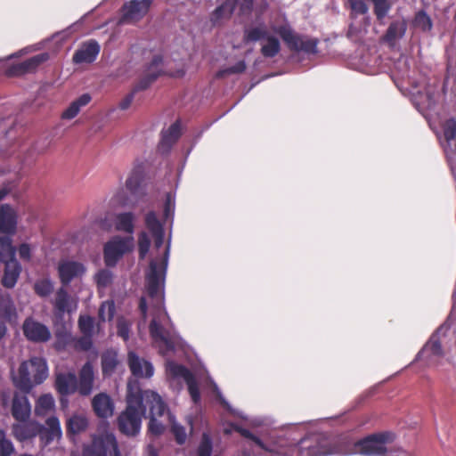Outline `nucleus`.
Wrapping results in <instances>:
<instances>
[{"label": "nucleus", "mask_w": 456, "mask_h": 456, "mask_svg": "<svg viewBox=\"0 0 456 456\" xmlns=\"http://www.w3.org/2000/svg\"><path fill=\"white\" fill-rule=\"evenodd\" d=\"M133 237L114 236L103 248V259L106 266L114 267L124 255L134 249Z\"/></svg>", "instance_id": "8"}, {"label": "nucleus", "mask_w": 456, "mask_h": 456, "mask_svg": "<svg viewBox=\"0 0 456 456\" xmlns=\"http://www.w3.org/2000/svg\"><path fill=\"white\" fill-rule=\"evenodd\" d=\"M134 214L131 212L120 213L116 216L115 227L118 231L132 233L134 232Z\"/></svg>", "instance_id": "31"}, {"label": "nucleus", "mask_w": 456, "mask_h": 456, "mask_svg": "<svg viewBox=\"0 0 456 456\" xmlns=\"http://www.w3.org/2000/svg\"><path fill=\"white\" fill-rule=\"evenodd\" d=\"M5 74L8 77H17V76H21L23 74H26L23 62L21 61L20 63L13 64V65L10 66L6 69Z\"/></svg>", "instance_id": "55"}, {"label": "nucleus", "mask_w": 456, "mask_h": 456, "mask_svg": "<svg viewBox=\"0 0 456 456\" xmlns=\"http://www.w3.org/2000/svg\"><path fill=\"white\" fill-rule=\"evenodd\" d=\"M49 58L47 53H39L31 58L25 60L23 62L24 69L26 73L34 72L39 65L46 61Z\"/></svg>", "instance_id": "40"}, {"label": "nucleus", "mask_w": 456, "mask_h": 456, "mask_svg": "<svg viewBox=\"0 0 456 456\" xmlns=\"http://www.w3.org/2000/svg\"><path fill=\"white\" fill-rule=\"evenodd\" d=\"M24 336L32 342H46L51 338L49 329L43 323L27 318L22 325Z\"/></svg>", "instance_id": "11"}, {"label": "nucleus", "mask_w": 456, "mask_h": 456, "mask_svg": "<svg viewBox=\"0 0 456 456\" xmlns=\"http://www.w3.org/2000/svg\"><path fill=\"white\" fill-rule=\"evenodd\" d=\"M93 336L83 335L74 340V348L77 351L87 352L93 347Z\"/></svg>", "instance_id": "47"}, {"label": "nucleus", "mask_w": 456, "mask_h": 456, "mask_svg": "<svg viewBox=\"0 0 456 456\" xmlns=\"http://www.w3.org/2000/svg\"><path fill=\"white\" fill-rule=\"evenodd\" d=\"M406 28L403 23L397 21L391 22L384 35V40L393 45L396 39L403 37Z\"/></svg>", "instance_id": "34"}, {"label": "nucleus", "mask_w": 456, "mask_h": 456, "mask_svg": "<svg viewBox=\"0 0 456 456\" xmlns=\"http://www.w3.org/2000/svg\"><path fill=\"white\" fill-rule=\"evenodd\" d=\"M151 247V240L146 234V232H142L138 236V250H139V257L143 259L148 253Z\"/></svg>", "instance_id": "51"}, {"label": "nucleus", "mask_w": 456, "mask_h": 456, "mask_svg": "<svg viewBox=\"0 0 456 456\" xmlns=\"http://www.w3.org/2000/svg\"><path fill=\"white\" fill-rule=\"evenodd\" d=\"M18 214L9 204L0 205V232L13 235L17 230Z\"/></svg>", "instance_id": "15"}, {"label": "nucleus", "mask_w": 456, "mask_h": 456, "mask_svg": "<svg viewBox=\"0 0 456 456\" xmlns=\"http://www.w3.org/2000/svg\"><path fill=\"white\" fill-rule=\"evenodd\" d=\"M246 68H247V66H246L245 61H240L233 66L219 69L216 73L215 77H216V78L220 79V78H224V77H226L228 75L241 74L246 70Z\"/></svg>", "instance_id": "43"}, {"label": "nucleus", "mask_w": 456, "mask_h": 456, "mask_svg": "<svg viewBox=\"0 0 456 456\" xmlns=\"http://www.w3.org/2000/svg\"><path fill=\"white\" fill-rule=\"evenodd\" d=\"M55 387L61 395H69L77 392V377L74 372L59 373L55 379Z\"/></svg>", "instance_id": "19"}, {"label": "nucleus", "mask_w": 456, "mask_h": 456, "mask_svg": "<svg viewBox=\"0 0 456 456\" xmlns=\"http://www.w3.org/2000/svg\"><path fill=\"white\" fill-rule=\"evenodd\" d=\"M168 371L173 377L183 378L184 381H187L193 376L191 371L187 367L178 363H170L168 366Z\"/></svg>", "instance_id": "44"}, {"label": "nucleus", "mask_w": 456, "mask_h": 456, "mask_svg": "<svg viewBox=\"0 0 456 456\" xmlns=\"http://www.w3.org/2000/svg\"><path fill=\"white\" fill-rule=\"evenodd\" d=\"M82 456H122L113 434L94 436L90 444H84Z\"/></svg>", "instance_id": "6"}, {"label": "nucleus", "mask_w": 456, "mask_h": 456, "mask_svg": "<svg viewBox=\"0 0 456 456\" xmlns=\"http://www.w3.org/2000/svg\"><path fill=\"white\" fill-rule=\"evenodd\" d=\"M443 354L444 352L439 338L432 336L425 344L423 348L418 353L415 361H420L425 358L427 362L429 363L433 356L441 357Z\"/></svg>", "instance_id": "23"}, {"label": "nucleus", "mask_w": 456, "mask_h": 456, "mask_svg": "<svg viewBox=\"0 0 456 456\" xmlns=\"http://www.w3.org/2000/svg\"><path fill=\"white\" fill-rule=\"evenodd\" d=\"M413 24L416 28L421 29L422 31H430L433 27L431 18L423 10L419 11L416 13Z\"/></svg>", "instance_id": "41"}, {"label": "nucleus", "mask_w": 456, "mask_h": 456, "mask_svg": "<svg viewBox=\"0 0 456 456\" xmlns=\"http://www.w3.org/2000/svg\"><path fill=\"white\" fill-rule=\"evenodd\" d=\"M274 31L281 37L290 51L316 54L320 40L315 37L301 36L294 32L288 25L276 28Z\"/></svg>", "instance_id": "5"}, {"label": "nucleus", "mask_w": 456, "mask_h": 456, "mask_svg": "<svg viewBox=\"0 0 456 456\" xmlns=\"http://www.w3.org/2000/svg\"><path fill=\"white\" fill-rule=\"evenodd\" d=\"M394 439V434L390 432L370 435L356 442H348L345 454L360 453L364 456H380L387 452L386 444Z\"/></svg>", "instance_id": "4"}, {"label": "nucleus", "mask_w": 456, "mask_h": 456, "mask_svg": "<svg viewBox=\"0 0 456 456\" xmlns=\"http://www.w3.org/2000/svg\"><path fill=\"white\" fill-rule=\"evenodd\" d=\"M298 451L301 456H322L324 452L321 451L314 444V441L309 438L301 439L298 443Z\"/></svg>", "instance_id": "37"}, {"label": "nucleus", "mask_w": 456, "mask_h": 456, "mask_svg": "<svg viewBox=\"0 0 456 456\" xmlns=\"http://www.w3.org/2000/svg\"><path fill=\"white\" fill-rule=\"evenodd\" d=\"M20 257L25 261H29L31 257V249L28 244L22 243L19 247Z\"/></svg>", "instance_id": "57"}, {"label": "nucleus", "mask_w": 456, "mask_h": 456, "mask_svg": "<svg viewBox=\"0 0 456 456\" xmlns=\"http://www.w3.org/2000/svg\"><path fill=\"white\" fill-rule=\"evenodd\" d=\"M0 312L10 322L17 318L16 307L9 297L0 300Z\"/></svg>", "instance_id": "39"}, {"label": "nucleus", "mask_w": 456, "mask_h": 456, "mask_svg": "<svg viewBox=\"0 0 456 456\" xmlns=\"http://www.w3.org/2000/svg\"><path fill=\"white\" fill-rule=\"evenodd\" d=\"M100 49V45L95 40H89L74 53L72 61L76 64L92 63L96 60Z\"/></svg>", "instance_id": "16"}, {"label": "nucleus", "mask_w": 456, "mask_h": 456, "mask_svg": "<svg viewBox=\"0 0 456 456\" xmlns=\"http://www.w3.org/2000/svg\"><path fill=\"white\" fill-rule=\"evenodd\" d=\"M240 432L244 437L250 439L258 446L263 447L264 444H263L262 440L259 437H257L256 436H255L253 433H251L249 430L241 428L240 430Z\"/></svg>", "instance_id": "58"}, {"label": "nucleus", "mask_w": 456, "mask_h": 456, "mask_svg": "<svg viewBox=\"0 0 456 456\" xmlns=\"http://www.w3.org/2000/svg\"><path fill=\"white\" fill-rule=\"evenodd\" d=\"M134 94H135V92L133 90L123 100H121V102L118 104V107L120 110H125L130 107V105L134 100Z\"/></svg>", "instance_id": "60"}, {"label": "nucleus", "mask_w": 456, "mask_h": 456, "mask_svg": "<svg viewBox=\"0 0 456 456\" xmlns=\"http://www.w3.org/2000/svg\"><path fill=\"white\" fill-rule=\"evenodd\" d=\"M154 0H130L120 9L119 24H134L149 12Z\"/></svg>", "instance_id": "9"}, {"label": "nucleus", "mask_w": 456, "mask_h": 456, "mask_svg": "<svg viewBox=\"0 0 456 456\" xmlns=\"http://www.w3.org/2000/svg\"><path fill=\"white\" fill-rule=\"evenodd\" d=\"M11 191V188L9 185H4L0 189V200H4Z\"/></svg>", "instance_id": "64"}, {"label": "nucleus", "mask_w": 456, "mask_h": 456, "mask_svg": "<svg viewBox=\"0 0 456 456\" xmlns=\"http://www.w3.org/2000/svg\"><path fill=\"white\" fill-rule=\"evenodd\" d=\"M139 310L141 312L142 318L143 320H146L148 313V305L146 298L144 297H142L139 300Z\"/></svg>", "instance_id": "62"}, {"label": "nucleus", "mask_w": 456, "mask_h": 456, "mask_svg": "<svg viewBox=\"0 0 456 456\" xmlns=\"http://www.w3.org/2000/svg\"><path fill=\"white\" fill-rule=\"evenodd\" d=\"M171 432L178 444H183L185 443L187 436L184 427L175 421H172Z\"/></svg>", "instance_id": "52"}, {"label": "nucleus", "mask_w": 456, "mask_h": 456, "mask_svg": "<svg viewBox=\"0 0 456 456\" xmlns=\"http://www.w3.org/2000/svg\"><path fill=\"white\" fill-rule=\"evenodd\" d=\"M146 412L144 391L133 393L128 389L126 407L119 414L117 424L120 433L126 436H135L140 433L142 419Z\"/></svg>", "instance_id": "2"}, {"label": "nucleus", "mask_w": 456, "mask_h": 456, "mask_svg": "<svg viewBox=\"0 0 456 456\" xmlns=\"http://www.w3.org/2000/svg\"><path fill=\"white\" fill-rule=\"evenodd\" d=\"M212 440L208 434L203 433L198 448V456H211Z\"/></svg>", "instance_id": "48"}, {"label": "nucleus", "mask_w": 456, "mask_h": 456, "mask_svg": "<svg viewBox=\"0 0 456 456\" xmlns=\"http://www.w3.org/2000/svg\"><path fill=\"white\" fill-rule=\"evenodd\" d=\"M181 136V128L178 122L172 124L167 130L162 132L160 147L170 148Z\"/></svg>", "instance_id": "29"}, {"label": "nucleus", "mask_w": 456, "mask_h": 456, "mask_svg": "<svg viewBox=\"0 0 456 456\" xmlns=\"http://www.w3.org/2000/svg\"><path fill=\"white\" fill-rule=\"evenodd\" d=\"M175 209V198L174 196L168 192L166 195V200L164 205V215L167 218L171 213L174 212Z\"/></svg>", "instance_id": "56"}, {"label": "nucleus", "mask_w": 456, "mask_h": 456, "mask_svg": "<svg viewBox=\"0 0 456 456\" xmlns=\"http://www.w3.org/2000/svg\"><path fill=\"white\" fill-rule=\"evenodd\" d=\"M94 280L99 288H106L112 281V273L107 269H102L96 273Z\"/></svg>", "instance_id": "49"}, {"label": "nucleus", "mask_w": 456, "mask_h": 456, "mask_svg": "<svg viewBox=\"0 0 456 456\" xmlns=\"http://www.w3.org/2000/svg\"><path fill=\"white\" fill-rule=\"evenodd\" d=\"M164 280L165 267L159 271L158 265L151 261L149 273L145 277L146 292L153 308V318L149 325V332L153 340L163 342L168 346H170L168 332L160 323L161 316H167L165 311Z\"/></svg>", "instance_id": "1"}, {"label": "nucleus", "mask_w": 456, "mask_h": 456, "mask_svg": "<svg viewBox=\"0 0 456 456\" xmlns=\"http://www.w3.org/2000/svg\"><path fill=\"white\" fill-rule=\"evenodd\" d=\"M118 335L122 338L125 341L129 338V327L125 322H119L118 324Z\"/></svg>", "instance_id": "59"}, {"label": "nucleus", "mask_w": 456, "mask_h": 456, "mask_svg": "<svg viewBox=\"0 0 456 456\" xmlns=\"http://www.w3.org/2000/svg\"><path fill=\"white\" fill-rule=\"evenodd\" d=\"M13 452L12 443L5 437V433L0 429V456H12Z\"/></svg>", "instance_id": "50"}, {"label": "nucleus", "mask_w": 456, "mask_h": 456, "mask_svg": "<svg viewBox=\"0 0 456 456\" xmlns=\"http://www.w3.org/2000/svg\"><path fill=\"white\" fill-rule=\"evenodd\" d=\"M79 331L83 335H94V318L90 315H80L77 321Z\"/></svg>", "instance_id": "42"}, {"label": "nucleus", "mask_w": 456, "mask_h": 456, "mask_svg": "<svg viewBox=\"0 0 456 456\" xmlns=\"http://www.w3.org/2000/svg\"><path fill=\"white\" fill-rule=\"evenodd\" d=\"M45 424L46 427L41 424L42 428L40 429L39 436L45 444H48L55 438H60L61 436V428L60 420L55 416L46 419Z\"/></svg>", "instance_id": "21"}, {"label": "nucleus", "mask_w": 456, "mask_h": 456, "mask_svg": "<svg viewBox=\"0 0 456 456\" xmlns=\"http://www.w3.org/2000/svg\"><path fill=\"white\" fill-rule=\"evenodd\" d=\"M34 291L37 296L46 297L53 293V283L49 278L37 280L34 283Z\"/></svg>", "instance_id": "38"}, {"label": "nucleus", "mask_w": 456, "mask_h": 456, "mask_svg": "<svg viewBox=\"0 0 456 456\" xmlns=\"http://www.w3.org/2000/svg\"><path fill=\"white\" fill-rule=\"evenodd\" d=\"M266 43L261 47V53L265 58H273L281 51V44L277 37L269 35L266 38Z\"/></svg>", "instance_id": "35"}, {"label": "nucleus", "mask_w": 456, "mask_h": 456, "mask_svg": "<svg viewBox=\"0 0 456 456\" xmlns=\"http://www.w3.org/2000/svg\"><path fill=\"white\" fill-rule=\"evenodd\" d=\"M48 377L46 361L42 357H32L20 363L18 372L12 375L14 387L23 393H29L34 387L42 384Z\"/></svg>", "instance_id": "3"}, {"label": "nucleus", "mask_w": 456, "mask_h": 456, "mask_svg": "<svg viewBox=\"0 0 456 456\" xmlns=\"http://www.w3.org/2000/svg\"><path fill=\"white\" fill-rule=\"evenodd\" d=\"M144 180V174L141 168L134 169L126 181V190L134 196H143L144 189L142 183Z\"/></svg>", "instance_id": "25"}, {"label": "nucleus", "mask_w": 456, "mask_h": 456, "mask_svg": "<svg viewBox=\"0 0 456 456\" xmlns=\"http://www.w3.org/2000/svg\"><path fill=\"white\" fill-rule=\"evenodd\" d=\"M73 299L67 291L66 288L61 286L55 294L53 301L54 314L58 318H62L65 313L72 312Z\"/></svg>", "instance_id": "20"}, {"label": "nucleus", "mask_w": 456, "mask_h": 456, "mask_svg": "<svg viewBox=\"0 0 456 456\" xmlns=\"http://www.w3.org/2000/svg\"><path fill=\"white\" fill-rule=\"evenodd\" d=\"M16 248L8 236H0V262H6L15 258Z\"/></svg>", "instance_id": "33"}, {"label": "nucleus", "mask_w": 456, "mask_h": 456, "mask_svg": "<svg viewBox=\"0 0 456 456\" xmlns=\"http://www.w3.org/2000/svg\"><path fill=\"white\" fill-rule=\"evenodd\" d=\"M145 225L148 230L152 233L159 232L164 230L161 223L157 217V215L154 211H150L145 216Z\"/></svg>", "instance_id": "45"}, {"label": "nucleus", "mask_w": 456, "mask_h": 456, "mask_svg": "<svg viewBox=\"0 0 456 456\" xmlns=\"http://www.w3.org/2000/svg\"><path fill=\"white\" fill-rule=\"evenodd\" d=\"M152 236L154 237L156 247L159 248L164 241V230L160 231L159 232L152 233Z\"/></svg>", "instance_id": "63"}, {"label": "nucleus", "mask_w": 456, "mask_h": 456, "mask_svg": "<svg viewBox=\"0 0 456 456\" xmlns=\"http://www.w3.org/2000/svg\"><path fill=\"white\" fill-rule=\"evenodd\" d=\"M91 99L90 94H82L76 101L71 102L70 105L62 112L61 118L63 119H71L75 118L78 114L80 108L87 105Z\"/></svg>", "instance_id": "28"}, {"label": "nucleus", "mask_w": 456, "mask_h": 456, "mask_svg": "<svg viewBox=\"0 0 456 456\" xmlns=\"http://www.w3.org/2000/svg\"><path fill=\"white\" fill-rule=\"evenodd\" d=\"M144 400L146 408L150 410V421L148 430L154 436H160L165 431V425L157 419V417H161L166 412L167 407L160 395L151 390L144 391Z\"/></svg>", "instance_id": "7"}, {"label": "nucleus", "mask_w": 456, "mask_h": 456, "mask_svg": "<svg viewBox=\"0 0 456 456\" xmlns=\"http://www.w3.org/2000/svg\"><path fill=\"white\" fill-rule=\"evenodd\" d=\"M269 36L265 25L245 28L243 33L244 44L254 43L261 39H265Z\"/></svg>", "instance_id": "30"}, {"label": "nucleus", "mask_w": 456, "mask_h": 456, "mask_svg": "<svg viewBox=\"0 0 456 456\" xmlns=\"http://www.w3.org/2000/svg\"><path fill=\"white\" fill-rule=\"evenodd\" d=\"M4 272L2 277L1 283L4 288L12 289L20 277L21 272V265L16 258L4 262Z\"/></svg>", "instance_id": "22"}, {"label": "nucleus", "mask_w": 456, "mask_h": 456, "mask_svg": "<svg viewBox=\"0 0 456 456\" xmlns=\"http://www.w3.org/2000/svg\"><path fill=\"white\" fill-rule=\"evenodd\" d=\"M88 419L83 414H73L66 421V432L68 436H76L86 430Z\"/></svg>", "instance_id": "26"}, {"label": "nucleus", "mask_w": 456, "mask_h": 456, "mask_svg": "<svg viewBox=\"0 0 456 456\" xmlns=\"http://www.w3.org/2000/svg\"><path fill=\"white\" fill-rule=\"evenodd\" d=\"M374 4V13L379 20H383L390 9L388 0H371Z\"/></svg>", "instance_id": "46"}, {"label": "nucleus", "mask_w": 456, "mask_h": 456, "mask_svg": "<svg viewBox=\"0 0 456 456\" xmlns=\"http://www.w3.org/2000/svg\"><path fill=\"white\" fill-rule=\"evenodd\" d=\"M92 406L95 414L100 418H108L113 414L112 401L106 394L96 395L92 401Z\"/></svg>", "instance_id": "24"}, {"label": "nucleus", "mask_w": 456, "mask_h": 456, "mask_svg": "<svg viewBox=\"0 0 456 456\" xmlns=\"http://www.w3.org/2000/svg\"><path fill=\"white\" fill-rule=\"evenodd\" d=\"M94 372L91 362H86L78 372L77 392L83 396L89 395L93 391Z\"/></svg>", "instance_id": "18"}, {"label": "nucleus", "mask_w": 456, "mask_h": 456, "mask_svg": "<svg viewBox=\"0 0 456 456\" xmlns=\"http://www.w3.org/2000/svg\"><path fill=\"white\" fill-rule=\"evenodd\" d=\"M163 57L160 54L154 55L147 68V73L143 76L134 87V91H142L147 89L162 74L161 66Z\"/></svg>", "instance_id": "13"}, {"label": "nucleus", "mask_w": 456, "mask_h": 456, "mask_svg": "<svg viewBox=\"0 0 456 456\" xmlns=\"http://www.w3.org/2000/svg\"><path fill=\"white\" fill-rule=\"evenodd\" d=\"M237 4V0H225L221 5L217 6L211 15V21L216 24L222 19L230 18L233 13Z\"/></svg>", "instance_id": "27"}, {"label": "nucleus", "mask_w": 456, "mask_h": 456, "mask_svg": "<svg viewBox=\"0 0 456 456\" xmlns=\"http://www.w3.org/2000/svg\"><path fill=\"white\" fill-rule=\"evenodd\" d=\"M127 364L133 376L138 379H149L154 373V368L151 362L140 357L134 352H129L127 354Z\"/></svg>", "instance_id": "12"}, {"label": "nucleus", "mask_w": 456, "mask_h": 456, "mask_svg": "<svg viewBox=\"0 0 456 456\" xmlns=\"http://www.w3.org/2000/svg\"><path fill=\"white\" fill-rule=\"evenodd\" d=\"M118 357L115 352L107 351L102 355V370L103 375H110L118 365Z\"/></svg>", "instance_id": "36"}, {"label": "nucleus", "mask_w": 456, "mask_h": 456, "mask_svg": "<svg viewBox=\"0 0 456 456\" xmlns=\"http://www.w3.org/2000/svg\"><path fill=\"white\" fill-rule=\"evenodd\" d=\"M41 424L36 421H24L13 424L12 431L13 436L20 442H24L39 436Z\"/></svg>", "instance_id": "17"}, {"label": "nucleus", "mask_w": 456, "mask_h": 456, "mask_svg": "<svg viewBox=\"0 0 456 456\" xmlns=\"http://www.w3.org/2000/svg\"><path fill=\"white\" fill-rule=\"evenodd\" d=\"M239 4L243 13L249 12L253 8L254 0H239Z\"/></svg>", "instance_id": "61"}, {"label": "nucleus", "mask_w": 456, "mask_h": 456, "mask_svg": "<svg viewBox=\"0 0 456 456\" xmlns=\"http://www.w3.org/2000/svg\"><path fill=\"white\" fill-rule=\"evenodd\" d=\"M54 408V399L52 395L45 394L39 396L35 405V414L37 416H45Z\"/></svg>", "instance_id": "32"}, {"label": "nucleus", "mask_w": 456, "mask_h": 456, "mask_svg": "<svg viewBox=\"0 0 456 456\" xmlns=\"http://www.w3.org/2000/svg\"><path fill=\"white\" fill-rule=\"evenodd\" d=\"M27 394L23 392H15L13 394L11 412L18 422H24L30 417L31 406Z\"/></svg>", "instance_id": "14"}, {"label": "nucleus", "mask_w": 456, "mask_h": 456, "mask_svg": "<svg viewBox=\"0 0 456 456\" xmlns=\"http://www.w3.org/2000/svg\"><path fill=\"white\" fill-rule=\"evenodd\" d=\"M188 387L189 394L194 403H198L200 399V393L199 385L197 383V380L194 377V375L191 377V379H189L187 381H185Z\"/></svg>", "instance_id": "54"}, {"label": "nucleus", "mask_w": 456, "mask_h": 456, "mask_svg": "<svg viewBox=\"0 0 456 456\" xmlns=\"http://www.w3.org/2000/svg\"><path fill=\"white\" fill-rule=\"evenodd\" d=\"M352 12L356 15H363L368 12V5L364 0H348Z\"/></svg>", "instance_id": "53"}, {"label": "nucleus", "mask_w": 456, "mask_h": 456, "mask_svg": "<svg viewBox=\"0 0 456 456\" xmlns=\"http://www.w3.org/2000/svg\"><path fill=\"white\" fill-rule=\"evenodd\" d=\"M84 264L74 260H61L57 266L58 276L61 286L67 287L75 280L86 273Z\"/></svg>", "instance_id": "10"}]
</instances>
